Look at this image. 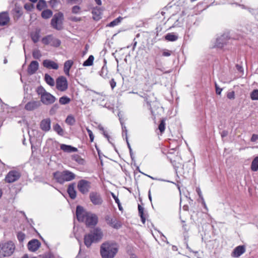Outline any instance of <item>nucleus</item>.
<instances>
[{
    "instance_id": "1",
    "label": "nucleus",
    "mask_w": 258,
    "mask_h": 258,
    "mask_svg": "<svg viewBox=\"0 0 258 258\" xmlns=\"http://www.w3.org/2000/svg\"><path fill=\"white\" fill-rule=\"evenodd\" d=\"M118 251V245L113 241L103 242L100 246V255L102 258H114Z\"/></svg>"
},
{
    "instance_id": "2",
    "label": "nucleus",
    "mask_w": 258,
    "mask_h": 258,
    "mask_svg": "<svg viewBox=\"0 0 258 258\" xmlns=\"http://www.w3.org/2000/svg\"><path fill=\"white\" fill-rule=\"evenodd\" d=\"M103 233L99 227L94 228L88 234H85L84 237V244L87 247H90L93 243H98L102 239Z\"/></svg>"
},
{
    "instance_id": "3",
    "label": "nucleus",
    "mask_w": 258,
    "mask_h": 258,
    "mask_svg": "<svg viewBox=\"0 0 258 258\" xmlns=\"http://www.w3.org/2000/svg\"><path fill=\"white\" fill-rule=\"evenodd\" d=\"M53 176L57 182L62 184L65 181H69L74 179L76 175L73 172L66 170L62 171H57L53 172Z\"/></svg>"
},
{
    "instance_id": "4",
    "label": "nucleus",
    "mask_w": 258,
    "mask_h": 258,
    "mask_svg": "<svg viewBox=\"0 0 258 258\" xmlns=\"http://www.w3.org/2000/svg\"><path fill=\"white\" fill-rule=\"evenodd\" d=\"M15 249V245L12 241L0 243V258L12 255Z\"/></svg>"
},
{
    "instance_id": "5",
    "label": "nucleus",
    "mask_w": 258,
    "mask_h": 258,
    "mask_svg": "<svg viewBox=\"0 0 258 258\" xmlns=\"http://www.w3.org/2000/svg\"><path fill=\"white\" fill-rule=\"evenodd\" d=\"M63 14L61 12L56 13L51 20V26L53 29L56 30H61L63 28Z\"/></svg>"
},
{
    "instance_id": "6",
    "label": "nucleus",
    "mask_w": 258,
    "mask_h": 258,
    "mask_svg": "<svg viewBox=\"0 0 258 258\" xmlns=\"http://www.w3.org/2000/svg\"><path fill=\"white\" fill-rule=\"evenodd\" d=\"M139 95L144 99L151 114H154V108L152 107L151 103H154V104H157L156 98L154 96V94L152 92L148 91L146 93H142Z\"/></svg>"
},
{
    "instance_id": "7",
    "label": "nucleus",
    "mask_w": 258,
    "mask_h": 258,
    "mask_svg": "<svg viewBox=\"0 0 258 258\" xmlns=\"http://www.w3.org/2000/svg\"><path fill=\"white\" fill-rule=\"evenodd\" d=\"M42 43L46 45H50L54 47H58L61 44V41L54 37L52 35H48L42 39Z\"/></svg>"
},
{
    "instance_id": "8",
    "label": "nucleus",
    "mask_w": 258,
    "mask_h": 258,
    "mask_svg": "<svg viewBox=\"0 0 258 258\" xmlns=\"http://www.w3.org/2000/svg\"><path fill=\"white\" fill-rule=\"evenodd\" d=\"M77 187L81 194L86 195L91 188V182L85 179H81L78 182Z\"/></svg>"
},
{
    "instance_id": "9",
    "label": "nucleus",
    "mask_w": 258,
    "mask_h": 258,
    "mask_svg": "<svg viewBox=\"0 0 258 258\" xmlns=\"http://www.w3.org/2000/svg\"><path fill=\"white\" fill-rule=\"evenodd\" d=\"M68 88V83L66 78L59 76L56 80V88L61 92L65 91Z\"/></svg>"
},
{
    "instance_id": "10",
    "label": "nucleus",
    "mask_w": 258,
    "mask_h": 258,
    "mask_svg": "<svg viewBox=\"0 0 258 258\" xmlns=\"http://www.w3.org/2000/svg\"><path fill=\"white\" fill-rule=\"evenodd\" d=\"M21 173L15 170L10 171L6 175L5 180L6 182L11 183L18 180L21 177Z\"/></svg>"
},
{
    "instance_id": "11",
    "label": "nucleus",
    "mask_w": 258,
    "mask_h": 258,
    "mask_svg": "<svg viewBox=\"0 0 258 258\" xmlns=\"http://www.w3.org/2000/svg\"><path fill=\"white\" fill-rule=\"evenodd\" d=\"M105 220L109 226L114 229H118L122 226V224L119 221L109 215L105 216Z\"/></svg>"
},
{
    "instance_id": "12",
    "label": "nucleus",
    "mask_w": 258,
    "mask_h": 258,
    "mask_svg": "<svg viewBox=\"0 0 258 258\" xmlns=\"http://www.w3.org/2000/svg\"><path fill=\"white\" fill-rule=\"evenodd\" d=\"M89 199L94 205H101L103 202L101 194L97 191L90 192Z\"/></svg>"
},
{
    "instance_id": "13",
    "label": "nucleus",
    "mask_w": 258,
    "mask_h": 258,
    "mask_svg": "<svg viewBox=\"0 0 258 258\" xmlns=\"http://www.w3.org/2000/svg\"><path fill=\"white\" fill-rule=\"evenodd\" d=\"M98 218L95 214L89 213L84 221L87 227L95 226L98 223Z\"/></svg>"
},
{
    "instance_id": "14",
    "label": "nucleus",
    "mask_w": 258,
    "mask_h": 258,
    "mask_svg": "<svg viewBox=\"0 0 258 258\" xmlns=\"http://www.w3.org/2000/svg\"><path fill=\"white\" fill-rule=\"evenodd\" d=\"M89 213L86 212L81 206L78 205L76 208V216L79 222H84Z\"/></svg>"
},
{
    "instance_id": "15",
    "label": "nucleus",
    "mask_w": 258,
    "mask_h": 258,
    "mask_svg": "<svg viewBox=\"0 0 258 258\" xmlns=\"http://www.w3.org/2000/svg\"><path fill=\"white\" fill-rule=\"evenodd\" d=\"M40 98L41 100L40 101L45 105L51 104L53 103L56 100L55 97L48 92L43 94L42 96H41Z\"/></svg>"
},
{
    "instance_id": "16",
    "label": "nucleus",
    "mask_w": 258,
    "mask_h": 258,
    "mask_svg": "<svg viewBox=\"0 0 258 258\" xmlns=\"http://www.w3.org/2000/svg\"><path fill=\"white\" fill-rule=\"evenodd\" d=\"M41 105L40 101L32 100L28 102L25 105V109L27 111H33L38 108Z\"/></svg>"
},
{
    "instance_id": "17",
    "label": "nucleus",
    "mask_w": 258,
    "mask_h": 258,
    "mask_svg": "<svg viewBox=\"0 0 258 258\" xmlns=\"http://www.w3.org/2000/svg\"><path fill=\"white\" fill-rule=\"evenodd\" d=\"M229 39V37L227 34L222 35L217 38L215 46L218 48H222L227 44Z\"/></svg>"
},
{
    "instance_id": "18",
    "label": "nucleus",
    "mask_w": 258,
    "mask_h": 258,
    "mask_svg": "<svg viewBox=\"0 0 258 258\" xmlns=\"http://www.w3.org/2000/svg\"><path fill=\"white\" fill-rule=\"evenodd\" d=\"M41 243L38 240L33 239L28 242L27 246L29 250L34 252L36 251L40 246Z\"/></svg>"
},
{
    "instance_id": "19",
    "label": "nucleus",
    "mask_w": 258,
    "mask_h": 258,
    "mask_svg": "<svg viewBox=\"0 0 258 258\" xmlns=\"http://www.w3.org/2000/svg\"><path fill=\"white\" fill-rule=\"evenodd\" d=\"M245 246L244 245H239L236 246L231 253L233 257H238L245 252Z\"/></svg>"
},
{
    "instance_id": "20",
    "label": "nucleus",
    "mask_w": 258,
    "mask_h": 258,
    "mask_svg": "<svg viewBox=\"0 0 258 258\" xmlns=\"http://www.w3.org/2000/svg\"><path fill=\"white\" fill-rule=\"evenodd\" d=\"M39 68V63L36 60L32 61L27 69V73L29 75H32L35 74Z\"/></svg>"
},
{
    "instance_id": "21",
    "label": "nucleus",
    "mask_w": 258,
    "mask_h": 258,
    "mask_svg": "<svg viewBox=\"0 0 258 258\" xmlns=\"http://www.w3.org/2000/svg\"><path fill=\"white\" fill-rule=\"evenodd\" d=\"M44 67L48 69L57 70L58 65L57 63L50 59H45L43 61Z\"/></svg>"
},
{
    "instance_id": "22",
    "label": "nucleus",
    "mask_w": 258,
    "mask_h": 258,
    "mask_svg": "<svg viewBox=\"0 0 258 258\" xmlns=\"http://www.w3.org/2000/svg\"><path fill=\"white\" fill-rule=\"evenodd\" d=\"M50 119L47 118L41 120L40 123V127L42 131L48 132L50 129Z\"/></svg>"
},
{
    "instance_id": "23",
    "label": "nucleus",
    "mask_w": 258,
    "mask_h": 258,
    "mask_svg": "<svg viewBox=\"0 0 258 258\" xmlns=\"http://www.w3.org/2000/svg\"><path fill=\"white\" fill-rule=\"evenodd\" d=\"M40 33L41 30L39 28H37L35 29L34 31L31 32L30 33V37L32 40V41L36 43H37L40 37Z\"/></svg>"
},
{
    "instance_id": "24",
    "label": "nucleus",
    "mask_w": 258,
    "mask_h": 258,
    "mask_svg": "<svg viewBox=\"0 0 258 258\" xmlns=\"http://www.w3.org/2000/svg\"><path fill=\"white\" fill-rule=\"evenodd\" d=\"M93 19L96 21H98L101 19L102 10L101 8L95 7L93 8L92 11Z\"/></svg>"
},
{
    "instance_id": "25",
    "label": "nucleus",
    "mask_w": 258,
    "mask_h": 258,
    "mask_svg": "<svg viewBox=\"0 0 258 258\" xmlns=\"http://www.w3.org/2000/svg\"><path fill=\"white\" fill-rule=\"evenodd\" d=\"M75 183H72L70 184L68 186L67 191L70 197L74 200L76 197V191L75 189Z\"/></svg>"
},
{
    "instance_id": "26",
    "label": "nucleus",
    "mask_w": 258,
    "mask_h": 258,
    "mask_svg": "<svg viewBox=\"0 0 258 258\" xmlns=\"http://www.w3.org/2000/svg\"><path fill=\"white\" fill-rule=\"evenodd\" d=\"M178 34L175 33H168L164 36L165 40L169 42H174L178 40Z\"/></svg>"
},
{
    "instance_id": "27",
    "label": "nucleus",
    "mask_w": 258,
    "mask_h": 258,
    "mask_svg": "<svg viewBox=\"0 0 258 258\" xmlns=\"http://www.w3.org/2000/svg\"><path fill=\"white\" fill-rule=\"evenodd\" d=\"M60 148L61 150L67 153L76 152L78 151L77 148L66 144H61Z\"/></svg>"
},
{
    "instance_id": "28",
    "label": "nucleus",
    "mask_w": 258,
    "mask_h": 258,
    "mask_svg": "<svg viewBox=\"0 0 258 258\" xmlns=\"http://www.w3.org/2000/svg\"><path fill=\"white\" fill-rule=\"evenodd\" d=\"M73 63V61L71 59L68 60L64 63L63 71L66 75H70V70L72 67Z\"/></svg>"
},
{
    "instance_id": "29",
    "label": "nucleus",
    "mask_w": 258,
    "mask_h": 258,
    "mask_svg": "<svg viewBox=\"0 0 258 258\" xmlns=\"http://www.w3.org/2000/svg\"><path fill=\"white\" fill-rule=\"evenodd\" d=\"M10 18L6 13H0V26L6 25L9 21Z\"/></svg>"
},
{
    "instance_id": "30",
    "label": "nucleus",
    "mask_w": 258,
    "mask_h": 258,
    "mask_svg": "<svg viewBox=\"0 0 258 258\" xmlns=\"http://www.w3.org/2000/svg\"><path fill=\"white\" fill-rule=\"evenodd\" d=\"M104 62H105V63L102 66L101 70L98 72V74L102 78L106 79V78H108V77L107 76L108 71L107 70V67L106 66V61L105 59H104Z\"/></svg>"
},
{
    "instance_id": "31",
    "label": "nucleus",
    "mask_w": 258,
    "mask_h": 258,
    "mask_svg": "<svg viewBox=\"0 0 258 258\" xmlns=\"http://www.w3.org/2000/svg\"><path fill=\"white\" fill-rule=\"evenodd\" d=\"M123 19V17H122L121 16H119L118 17L115 19L114 20H113L112 21H111V22H110L109 23L107 24L106 27H113L115 26H117L121 23V22L122 21V20Z\"/></svg>"
},
{
    "instance_id": "32",
    "label": "nucleus",
    "mask_w": 258,
    "mask_h": 258,
    "mask_svg": "<svg viewBox=\"0 0 258 258\" xmlns=\"http://www.w3.org/2000/svg\"><path fill=\"white\" fill-rule=\"evenodd\" d=\"M72 159L73 161H76L79 164L81 165H85L86 163L85 159L82 158L78 154L73 155Z\"/></svg>"
},
{
    "instance_id": "33",
    "label": "nucleus",
    "mask_w": 258,
    "mask_h": 258,
    "mask_svg": "<svg viewBox=\"0 0 258 258\" xmlns=\"http://www.w3.org/2000/svg\"><path fill=\"white\" fill-rule=\"evenodd\" d=\"M196 191H197L198 195L199 196V198L200 199V201H201L202 205L203 206L204 208L206 209V210L208 211L207 206V205L206 204V203L205 202L204 199L203 198V196L202 194V191H201V189L200 188V187H197L196 188Z\"/></svg>"
},
{
    "instance_id": "34",
    "label": "nucleus",
    "mask_w": 258,
    "mask_h": 258,
    "mask_svg": "<svg viewBox=\"0 0 258 258\" xmlns=\"http://www.w3.org/2000/svg\"><path fill=\"white\" fill-rule=\"evenodd\" d=\"M53 14V12L49 9H46L43 11L41 13V17L45 19H47L50 18Z\"/></svg>"
},
{
    "instance_id": "35",
    "label": "nucleus",
    "mask_w": 258,
    "mask_h": 258,
    "mask_svg": "<svg viewBox=\"0 0 258 258\" xmlns=\"http://www.w3.org/2000/svg\"><path fill=\"white\" fill-rule=\"evenodd\" d=\"M139 215L141 217V221L143 224H145L146 222V218L144 214V208L140 205H138Z\"/></svg>"
},
{
    "instance_id": "36",
    "label": "nucleus",
    "mask_w": 258,
    "mask_h": 258,
    "mask_svg": "<svg viewBox=\"0 0 258 258\" xmlns=\"http://www.w3.org/2000/svg\"><path fill=\"white\" fill-rule=\"evenodd\" d=\"M119 121H120V124L121 125L122 137H124L125 136V139L126 140V139H127V128H126V126H125V123H124V121H123L121 117H119Z\"/></svg>"
},
{
    "instance_id": "37",
    "label": "nucleus",
    "mask_w": 258,
    "mask_h": 258,
    "mask_svg": "<svg viewBox=\"0 0 258 258\" xmlns=\"http://www.w3.org/2000/svg\"><path fill=\"white\" fill-rule=\"evenodd\" d=\"M44 80L46 83L50 86L54 85V79L48 74H45L44 76Z\"/></svg>"
},
{
    "instance_id": "38",
    "label": "nucleus",
    "mask_w": 258,
    "mask_h": 258,
    "mask_svg": "<svg viewBox=\"0 0 258 258\" xmlns=\"http://www.w3.org/2000/svg\"><path fill=\"white\" fill-rule=\"evenodd\" d=\"M94 57L93 55H90L89 57L84 61L83 66L84 67H90L93 65Z\"/></svg>"
},
{
    "instance_id": "39",
    "label": "nucleus",
    "mask_w": 258,
    "mask_h": 258,
    "mask_svg": "<svg viewBox=\"0 0 258 258\" xmlns=\"http://www.w3.org/2000/svg\"><path fill=\"white\" fill-rule=\"evenodd\" d=\"M250 168L252 171H257L258 170V156L253 159Z\"/></svg>"
},
{
    "instance_id": "40",
    "label": "nucleus",
    "mask_w": 258,
    "mask_h": 258,
    "mask_svg": "<svg viewBox=\"0 0 258 258\" xmlns=\"http://www.w3.org/2000/svg\"><path fill=\"white\" fill-rule=\"evenodd\" d=\"M75 122H76V120H75V117H74L73 115H72L71 114L69 115L66 119V123H67L68 125H74L75 123Z\"/></svg>"
},
{
    "instance_id": "41",
    "label": "nucleus",
    "mask_w": 258,
    "mask_h": 258,
    "mask_svg": "<svg viewBox=\"0 0 258 258\" xmlns=\"http://www.w3.org/2000/svg\"><path fill=\"white\" fill-rule=\"evenodd\" d=\"M53 128L59 135L62 136L63 135V131L58 123L54 124L53 126Z\"/></svg>"
},
{
    "instance_id": "42",
    "label": "nucleus",
    "mask_w": 258,
    "mask_h": 258,
    "mask_svg": "<svg viewBox=\"0 0 258 258\" xmlns=\"http://www.w3.org/2000/svg\"><path fill=\"white\" fill-rule=\"evenodd\" d=\"M71 99L67 96L61 97L59 99V102L62 105H65L70 102Z\"/></svg>"
},
{
    "instance_id": "43",
    "label": "nucleus",
    "mask_w": 258,
    "mask_h": 258,
    "mask_svg": "<svg viewBox=\"0 0 258 258\" xmlns=\"http://www.w3.org/2000/svg\"><path fill=\"white\" fill-rule=\"evenodd\" d=\"M165 120L166 119L165 118H162L158 126V129L160 131L161 134L164 133L165 128Z\"/></svg>"
},
{
    "instance_id": "44",
    "label": "nucleus",
    "mask_w": 258,
    "mask_h": 258,
    "mask_svg": "<svg viewBox=\"0 0 258 258\" xmlns=\"http://www.w3.org/2000/svg\"><path fill=\"white\" fill-rule=\"evenodd\" d=\"M46 2L44 0H39L36 5V8L37 10L41 11L42 9L46 7Z\"/></svg>"
},
{
    "instance_id": "45",
    "label": "nucleus",
    "mask_w": 258,
    "mask_h": 258,
    "mask_svg": "<svg viewBox=\"0 0 258 258\" xmlns=\"http://www.w3.org/2000/svg\"><path fill=\"white\" fill-rule=\"evenodd\" d=\"M36 92L38 95L42 96L43 94L46 93L47 92L46 91L45 89L42 86H39L36 89Z\"/></svg>"
},
{
    "instance_id": "46",
    "label": "nucleus",
    "mask_w": 258,
    "mask_h": 258,
    "mask_svg": "<svg viewBox=\"0 0 258 258\" xmlns=\"http://www.w3.org/2000/svg\"><path fill=\"white\" fill-rule=\"evenodd\" d=\"M250 98L252 100H258V90L255 89L250 93Z\"/></svg>"
},
{
    "instance_id": "47",
    "label": "nucleus",
    "mask_w": 258,
    "mask_h": 258,
    "mask_svg": "<svg viewBox=\"0 0 258 258\" xmlns=\"http://www.w3.org/2000/svg\"><path fill=\"white\" fill-rule=\"evenodd\" d=\"M25 234L21 231L18 232L17 234V237L20 242H23L25 238Z\"/></svg>"
},
{
    "instance_id": "48",
    "label": "nucleus",
    "mask_w": 258,
    "mask_h": 258,
    "mask_svg": "<svg viewBox=\"0 0 258 258\" xmlns=\"http://www.w3.org/2000/svg\"><path fill=\"white\" fill-rule=\"evenodd\" d=\"M32 56L35 59H39L41 57L40 51L38 49H35L32 52Z\"/></svg>"
},
{
    "instance_id": "49",
    "label": "nucleus",
    "mask_w": 258,
    "mask_h": 258,
    "mask_svg": "<svg viewBox=\"0 0 258 258\" xmlns=\"http://www.w3.org/2000/svg\"><path fill=\"white\" fill-rule=\"evenodd\" d=\"M126 144H127V147H128V148L129 149L130 155L132 161L135 162V156H134V153L133 152V151H132L131 146L130 145V144L128 142V139H126Z\"/></svg>"
},
{
    "instance_id": "50",
    "label": "nucleus",
    "mask_w": 258,
    "mask_h": 258,
    "mask_svg": "<svg viewBox=\"0 0 258 258\" xmlns=\"http://www.w3.org/2000/svg\"><path fill=\"white\" fill-rule=\"evenodd\" d=\"M59 108V105L57 104H54L51 108V109L49 110V113L50 115H53L54 114L57 110Z\"/></svg>"
},
{
    "instance_id": "51",
    "label": "nucleus",
    "mask_w": 258,
    "mask_h": 258,
    "mask_svg": "<svg viewBox=\"0 0 258 258\" xmlns=\"http://www.w3.org/2000/svg\"><path fill=\"white\" fill-rule=\"evenodd\" d=\"M185 34H186V35L188 37H192L193 35H194V33H193V31H192V28L191 27H188L186 30V32H185Z\"/></svg>"
},
{
    "instance_id": "52",
    "label": "nucleus",
    "mask_w": 258,
    "mask_h": 258,
    "mask_svg": "<svg viewBox=\"0 0 258 258\" xmlns=\"http://www.w3.org/2000/svg\"><path fill=\"white\" fill-rule=\"evenodd\" d=\"M81 8L79 6H74L72 9V12L73 14H79L80 12Z\"/></svg>"
},
{
    "instance_id": "53",
    "label": "nucleus",
    "mask_w": 258,
    "mask_h": 258,
    "mask_svg": "<svg viewBox=\"0 0 258 258\" xmlns=\"http://www.w3.org/2000/svg\"><path fill=\"white\" fill-rule=\"evenodd\" d=\"M152 107L154 108V114H152L153 116H154V118H155V111L158 109L159 108V103L157 101V104L156 103H152Z\"/></svg>"
},
{
    "instance_id": "54",
    "label": "nucleus",
    "mask_w": 258,
    "mask_h": 258,
    "mask_svg": "<svg viewBox=\"0 0 258 258\" xmlns=\"http://www.w3.org/2000/svg\"><path fill=\"white\" fill-rule=\"evenodd\" d=\"M227 97L231 100L235 98V92L234 91H229L227 94Z\"/></svg>"
},
{
    "instance_id": "55",
    "label": "nucleus",
    "mask_w": 258,
    "mask_h": 258,
    "mask_svg": "<svg viewBox=\"0 0 258 258\" xmlns=\"http://www.w3.org/2000/svg\"><path fill=\"white\" fill-rule=\"evenodd\" d=\"M172 51L171 50H169L168 49H164L163 50L162 52V56H169L171 55Z\"/></svg>"
},
{
    "instance_id": "56",
    "label": "nucleus",
    "mask_w": 258,
    "mask_h": 258,
    "mask_svg": "<svg viewBox=\"0 0 258 258\" xmlns=\"http://www.w3.org/2000/svg\"><path fill=\"white\" fill-rule=\"evenodd\" d=\"M98 128L99 130L103 132V135L106 138H110V136L108 134L104 131V127L101 125H98Z\"/></svg>"
},
{
    "instance_id": "57",
    "label": "nucleus",
    "mask_w": 258,
    "mask_h": 258,
    "mask_svg": "<svg viewBox=\"0 0 258 258\" xmlns=\"http://www.w3.org/2000/svg\"><path fill=\"white\" fill-rule=\"evenodd\" d=\"M87 133H88V135L89 136L90 142H93L94 139V135L93 134V132H92V131H91L89 128H87Z\"/></svg>"
},
{
    "instance_id": "58",
    "label": "nucleus",
    "mask_w": 258,
    "mask_h": 258,
    "mask_svg": "<svg viewBox=\"0 0 258 258\" xmlns=\"http://www.w3.org/2000/svg\"><path fill=\"white\" fill-rule=\"evenodd\" d=\"M215 88H216V93L217 95H220L221 93V92L222 91V89L220 88L217 83H215Z\"/></svg>"
},
{
    "instance_id": "59",
    "label": "nucleus",
    "mask_w": 258,
    "mask_h": 258,
    "mask_svg": "<svg viewBox=\"0 0 258 258\" xmlns=\"http://www.w3.org/2000/svg\"><path fill=\"white\" fill-rule=\"evenodd\" d=\"M109 84L112 89H113L116 85V83L113 78L109 81Z\"/></svg>"
},
{
    "instance_id": "60",
    "label": "nucleus",
    "mask_w": 258,
    "mask_h": 258,
    "mask_svg": "<svg viewBox=\"0 0 258 258\" xmlns=\"http://www.w3.org/2000/svg\"><path fill=\"white\" fill-rule=\"evenodd\" d=\"M111 195L112 198L114 199L115 202L117 204H119L120 201H119V199L118 198V197H116L113 192H111Z\"/></svg>"
},
{
    "instance_id": "61",
    "label": "nucleus",
    "mask_w": 258,
    "mask_h": 258,
    "mask_svg": "<svg viewBox=\"0 0 258 258\" xmlns=\"http://www.w3.org/2000/svg\"><path fill=\"white\" fill-rule=\"evenodd\" d=\"M258 140V135L256 134H253L251 138V142H255Z\"/></svg>"
},
{
    "instance_id": "62",
    "label": "nucleus",
    "mask_w": 258,
    "mask_h": 258,
    "mask_svg": "<svg viewBox=\"0 0 258 258\" xmlns=\"http://www.w3.org/2000/svg\"><path fill=\"white\" fill-rule=\"evenodd\" d=\"M79 0H67V2L68 4L73 5L76 4Z\"/></svg>"
},
{
    "instance_id": "63",
    "label": "nucleus",
    "mask_w": 258,
    "mask_h": 258,
    "mask_svg": "<svg viewBox=\"0 0 258 258\" xmlns=\"http://www.w3.org/2000/svg\"><path fill=\"white\" fill-rule=\"evenodd\" d=\"M42 258H54V256L52 254L48 253L44 255Z\"/></svg>"
},
{
    "instance_id": "64",
    "label": "nucleus",
    "mask_w": 258,
    "mask_h": 258,
    "mask_svg": "<svg viewBox=\"0 0 258 258\" xmlns=\"http://www.w3.org/2000/svg\"><path fill=\"white\" fill-rule=\"evenodd\" d=\"M228 135V132L227 131H223L221 133L222 138L226 137Z\"/></svg>"
}]
</instances>
